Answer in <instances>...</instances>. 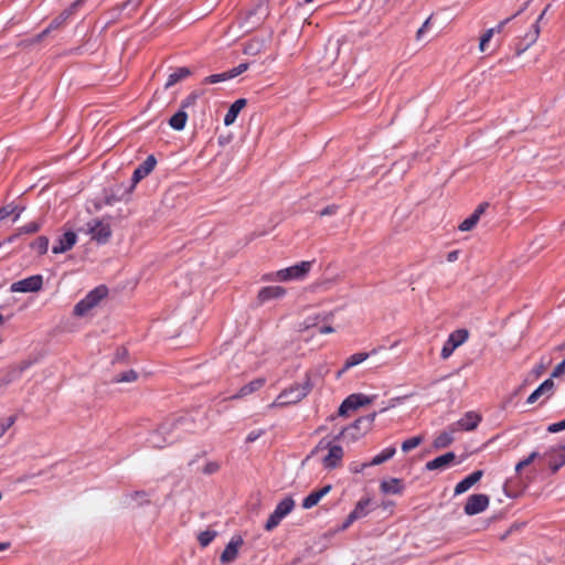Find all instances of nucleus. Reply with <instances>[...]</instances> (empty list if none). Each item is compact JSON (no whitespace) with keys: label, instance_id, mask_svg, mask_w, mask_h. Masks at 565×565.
<instances>
[{"label":"nucleus","instance_id":"1a4fd4ad","mask_svg":"<svg viewBox=\"0 0 565 565\" xmlns=\"http://www.w3.org/2000/svg\"><path fill=\"white\" fill-rule=\"evenodd\" d=\"M42 286L43 277L41 275H34L13 282L10 287V290L12 292H36L42 289Z\"/></svg>","mask_w":565,"mask_h":565},{"label":"nucleus","instance_id":"a18cd8bd","mask_svg":"<svg viewBox=\"0 0 565 565\" xmlns=\"http://www.w3.org/2000/svg\"><path fill=\"white\" fill-rule=\"evenodd\" d=\"M321 317L320 315H316L315 317L312 318H308L306 321H303L302 324H300V330H308L310 328H315L319 324V322L321 321Z\"/></svg>","mask_w":565,"mask_h":565},{"label":"nucleus","instance_id":"ea45409f","mask_svg":"<svg viewBox=\"0 0 565 565\" xmlns=\"http://www.w3.org/2000/svg\"><path fill=\"white\" fill-rule=\"evenodd\" d=\"M216 534L212 530L203 531L198 535V541L202 547H206L215 539Z\"/></svg>","mask_w":565,"mask_h":565},{"label":"nucleus","instance_id":"6ab92c4d","mask_svg":"<svg viewBox=\"0 0 565 565\" xmlns=\"http://www.w3.org/2000/svg\"><path fill=\"white\" fill-rule=\"evenodd\" d=\"M342 457H343V449L341 446H339V445L330 446L327 456L322 460L324 468H327V469L335 468L341 462Z\"/></svg>","mask_w":565,"mask_h":565},{"label":"nucleus","instance_id":"338daca9","mask_svg":"<svg viewBox=\"0 0 565 565\" xmlns=\"http://www.w3.org/2000/svg\"><path fill=\"white\" fill-rule=\"evenodd\" d=\"M511 20V18L500 22L497 28H493L494 29V32H501L504 28V25Z\"/></svg>","mask_w":565,"mask_h":565},{"label":"nucleus","instance_id":"f8f14e48","mask_svg":"<svg viewBox=\"0 0 565 565\" xmlns=\"http://www.w3.org/2000/svg\"><path fill=\"white\" fill-rule=\"evenodd\" d=\"M77 242V234L72 231H65L52 247L53 254H63L71 250Z\"/></svg>","mask_w":565,"mask_h":565},{"label":"nucleus","instance_id":"49530a36","mask_svg":"<svg viewBox=\"0 0 565 565\" xmlns=\"http://www.w3.org/2000/svg\"><path fill=\"white\" fill-rule=\"evenodd\" d=\"M494 34V29L487 30L480 38L479 49L481 52L486 51V45L490 42Z\"/></svg>","mask_w":565,"mask_h":565},{"label":"nucleus","instance_id":"72a5a7b5","mask_svg":"<svg viewBox=\"0 0 565 565\" xmlns=\"http://www.w3.org/2000/svg\"><path fill=\"white\" fill-rule=\"evenodd\" d=\"M454 441L452 431H444L434 440L436 448H445Z\"/></svg>","mask_w":565,"mask_h":565},{"label":"nucleus","instance_id":"4be33fe9","mask_svg":"<svg viewBox=\"0 0 565 565\" xmlns=\"http://www.w3.org/2000/svg\"><path fill=\"white\" fill-rule=\"evenodd\" d=\"M83 3V0H76L73 2L67 9H65L58 17H56L49 25L50 29L57 30L60 29L66 20L74 14V12L78 9V7Z\"/></svg>","mask_w":565,"mask_h":565},{"label":"nucleus","instance_id":"603ef678","mask_svg":"<svg viewBox=\"0 0 565 565\" xmlns=\"http://www.w3.org/2000/svg\"><path fill=\"white\" fill-rule=\"evenodd\" d=\"M562 430H565V418L557 423H553V424L548 425V427H547V431L553 433V434L559 433Z\"/></svg>","mask_w":565,"mask_h":565},{"label":"nucleus","instance_id":"58836bf2","mask_svg":"<svg viewBox=\"0 0 565 565\" xmlns=\"http://www.w3.org/2000/svg\"><path fill=\"white\" fill-rule=\"evenodd\" d=\"M369 355H351L344 363L343 367L338 371V376H340L347 370L362 363Z\"/></svg>","mask_w":565,"mask_h":565},{"label":"nucleus","instance_id":"9b49d317","mask_svg":"<svg viewBox=\"0 0 565 565\" xmlns=\"http://www.w3.org/2000/svg\"><path fill=\"white\" fill-rule=\"evenodd\" d=\"M287 295V289L282 286H265L257 292L256 300L258 305H264L270 300H278Z\"/></svg>","mask_w":565,"mask_h":565},{"label":"nucleus","instance_id":"bb28decb","mask_svg":"<svg viewBox=\"0 0 565 565\" xmlns=\"http://www.w3.org/2000/svg\"><path fill=\"white\" fill-rule=\"evenodd\" d=\"M370 503H371L370 499L360 500L356 503V505L354 507V509L350 512L351 520H359V519L366 516L370 512V509H369Z\"/></svg>","mask_w":565,"mask_h":565},{"label":"nucleus","instance_id":"a19ab883","mask_svg":"<svg viewBox=\"0 0 565 565\" xmlns=\"http://www.w3.org/2000/svg\"><path fill=\"white\" fill-rule=\"evenodd\" d=\"M550 360L544 362L541 361L540 364L533 367V370L529 373L527 380H536L539 379L546 370V366L550 364Z\"/></svg>","mask_w":565,"mask_h":565},{"label":"nucleus","instance_id":"2f4dec72","mask_svg":"<svg viewBox=\"0 0 565 565\" xmlns=\"http://www.w3.org/2000/svg\"><path fill=\"white\" fill-rule=\"evenodd\" d=\"M381 490L384 493L395 494L401 491V483L397 479L384 480L381 482Z\"/></svg>","mask_w":565,"mask_h":565},{"label":"nucleus","instance_id":"6e6d98bb","mask_svg":"<svg viewBox=\"0 0 565 565\" xmlns=\"http://www.w3.org/2000/svg\"><path fill=\"white\" fill-rule=\"evenodd\" d=\"M220 466L217 462H207L203 469V472L206 475L214 473L218 470Z\"/></svg>","mask_w":565,"mask_h":565},{"label":"nucleus","instance_id":"3c124183","mask_svg":"<svg viewBox=\"0 0 565 565\" xmlns=\"http://www.w3.org/2000/svg\"><path fill=\"white\" fill-rule=\"evenodd\" d=\"M247 68H248V64L242 63L238 66L230 70L228 75L231 76V78H234V77L241 75L242 73H244L245 71H247Z\"/></svg>","mask_w":565,"mask_h":565},{"label":"nucleus","instance_id":"0eeeda50","mask_svg":"<svg viewBox=\"0 0 565 565\" xmlns=\"http://www.w3.org/2000/svg\"><path fill=\"white\" fill-rule=\"evenodd\" d=\"M86 233L92 236V239L98 244H105L111 236V228L109 223L103 220L93 218L87 223Z\"/></svg>","mask_w":565,"mask_h":565},{"label":"nucleus","instance_id":"f3484780","mask_svg":"<svg viewBox=\"0 0 565 565\" xmlns=\"http://www.w3.org/2000/svg\"><path fill=\"white\" fill-rule=\"evenodd\" d=\"M488 206L489 204L487 202L479 204L475 212L460 223L458 228L462 232L471 231L478 224L481 215L486 212Z\"/></svg>","mask_w":565,"mask_h":565},{"label":"nucleus","instance_id":"4d7b16f0","mask_svg":"<svg viewBox=\"0 0 565 565\" xmlns=\"http://www.w3.org/2000/svg\"><path fill=\"white\" fill-rule=\"evenodd\" d=\"M564 370H565V359L555 366L550 379L559 376L564 372Z\"/></svg>","mask_w":565,"mask_h":565},{"label":"nucleus","instance_id":"5fc2aeb1","mask_svg":"<svg viewBox=\"0 0 565 565\" xmlns=\"http://www.w3.org/2000/svg\"><path fill=\"white\" fill-rule=\"evenodd\" d=\"M196 98H198L196 94H191L190 96H188V97L182 102V104H181V109H183V110H184L186 107L194 105V104H195V102H196Z\"/></svg>","mask_w":565,"mask_h":565},{"label":"nucleus","instance_id":"4468645a","mask_svg":"<svg viewBox=\"0 0 565 565\" xmlns=\"http://www.w3.org/2000/svg\"><path fill=\"white\" fill-rule=\"evenodd\" d=\"M469 332L467 329H458L450 333L448 340L445 342L441 353H452L457 348L467 341Z\"/></svg>","mask_w":565,"mask_h":565},{"label":"nucleus","instance_id":"09e8293b","mask_svg":"<svg viewBox=\"0 0 565 565\" xmlns=\"http://www.w3.org/2000/svg\"><path fill=\"white\" fill-rule=\"evenodd\" d=\"M401 342L399 341H393L388 345H380L377 348H374L371 353H382L387 350H397L399 349Z\"/></svg>","mask_w":565,"mask_h":565},{"label":"nucleus","instance_id":"dca6fc26","mask_svg":"<svg viewBox=\"0 0 565 565\" xmlns=\"http://www.w3.org/2000/svg\"><path fill=\"white\" fill-rule=\"evenodd\" d=\"M157 160L151 154L140 164L132 174V186L147 177L156 167Z\"/></svg>","mask_w":565,"mask_h":565},{"label":"nucleus","instance_id":"680f3d73","mask_svg":"<svg viewBox=\"0 0 565 565\" xmlns=\"http://www.w3.org/2000/svg\"><path fill=\"white\" fill-rule=\"evenodd\" d=\"M335 209H337V207H335L334 205H329V206L324 207V209L320 212V215H321V216L330 215V214H332V213H334V212H335Z\"/></svg>","mask_w":565,"mask_h":565},{"label":"nucleus","instance_id":"2eb2a0df","mask_svg":"<svg viewBox=\"0 0 565 565\" xmlns=\"http://www.w3.org/2000/svg\"><path fill=\"white\" fill-rule=\"evenodd\" d=\"M483 476L482 470H475L462 480H460L455 487V495L462 494L467 492L471 487H473Z\"/></svg>","mask_w":565,"mask_h":565},{"label":"nucleus","instance_id":"ddd939ff","mask_svg":"<svg viewBox=\"0 0 565 565\" xmlns=\"http://www.w3.org/2000/svg\"><path fill=\"white\" fill-rule=\"evenodd\" d=\"M244 541L241 535H234L227 545L225 546L224 551L222 552L220 556V561L222 564H230L234 562L238 555V550L243 545Z\"/></svg>","mask_w":565,"mask_h":565},{"label":"nucleus","instance_id":"8fccbe9b","mask_svg":"<svg viewBox=\"0 0 565 565\" xmlns=\"http://www.w3.org/2000/svg\"><path fill=\"white\" fill-rule=\"evenodd\" d=\"M265 434L264 429H254L246 436V443L252 444Z\"/></svg>","mask_w":565,"mask_h":565},{"label":"nucleus","instance_id":"5701e85b","mask_svg":"<svg viewBox=\"0 0 565 565\" xmlns=\"http://www.w3.org/2000/svg\"><path fill=\"white\" fill-rule=\"evenodd\" d=\"M264 384H265V379H263V377L256 379V380L249 382L248 384L242 386L236 394L232 395L228 398L230 399L243 398V397L258 391L260 387H263Z\"/></svg>","mask_w":565,"mask_h":565},{"label":"nucleus","instance_id":"774afa93","mask_svg":"<svg viewBox=\"0 0 565 565\" xmlns=\"http://www.w3.org/2000/svg\"><path fill=\"white\" fill-rule=\"evenodd\" d=\"M24 210H25V207H20L19 209L17 206V210H15L17 213H15L14 218H13L14 222H17L19 220L21 212L24 211Z\"/></svg>","mask_w":565,"mask_h":565},{"label":"nucleus","instance_id":"0e129e2a","mask_svg":"<svg viewBox=\"0 0 565 565\" xmlns=\"http://www.w3.org/2000/svg\"><path fill=\"white\" fill-rule=\"evenodd\" d=\"M533 28H534V32H533V34L531 36V43L536 41V39L539 36V33H540V29H539V25L536 23L533 25Z\"/></svg>","mask_w":565,"mask_h":565},{"label":"nucleus","instance_id":"412c9836","mask_svg":"<svg viewBox=\"0 0 565 565\" xmlns=\"http://www.w3.org/2000/svg\"><path fill=\"white\" fill-rule=\"evenodd\" d=\"M480 420L481 417L478 414L468 412L456 423V425L460 430L470 431L477 428Z\"/></svg>","mask_w":565,"mask_h":565},{"label":"nucleus","instance_id":"e2e57ef3","mask_svg":"<svg viewBox=\"0 0 565 565\" xmlns=\"http://www.w3.org/2000/svg\"><path fill=\"white\" fill-rule=\"evenodd\" d=\"M318 332L320 334L333 333L334 332V328L331 327V326H323V327H320L318 329Z\"/></svg>","mask_w":565,"mask_h":565},{"label":"nucleus","instance_id":"7c9ffc66","mask_svg":"<svg viewBox=\"0 0 565 565\" xmlns=\"http://www.w3.org/2000/svg\"><path fill=\"white\" fill-rule=\"evenodd\" d=\"M264 47L265 40L254 39L245 45L244 53L247 55L256 56L264 50Z\"/></svg>","mask_w":565,"mask_h":565},{"label":"nucleus","instance_id":"13d9d810","mask_svg":"<svg viewBox=\"0 0 565 565\" xmlns=\"http://www.w3.org/2000/svg\"><path fill=\"white\" fill-rule=\"evenodd\" d=\"M338 276L333 277V278H330V279H323L319 282H317V286L318 287H323V288H328L330 285L334 284L338 281Z\"/></svg>","mask_w":565,"mask_h":565},{"label":"nucleus","instance_id":"c9c22d12","mask_svg":"<svg viewBox=\"0 0 565 565\" xmlns=\"http://www.w3.org/2000/svg\"><path fill=\"white\" fill-rule=\"evenodd\" d=\"M17 415H10L0 418V439L9 431V429L15 424Z\"/></svg>","mask_w":565,"mask_h":565},{"label":"nucleus","instance_id":"052dcab7","mask_svg":"<svg viewBox=\"0 0 565 565\" xmlns=\"http://www.w3.org/2000/svg\"><path fill=\"white\" fill-rule=\"evenodd\" d=\"M332 489L331 484H326L321 489L317 490L320 493L321 499L324 498Z\"/></svg>","mask_w":565,"mask_h":565},{"label":"nucleus","instance_id":"aec40b11","mask_svg":"<svg viewBox=\"0 0 565 565\" xmlns=\"http://www.w3.org/2000/svg\"><path fill=\"white\" fill-rule=\"evenodd\" d=\"M455 459L456 455L452 451L446 452L426 462V470L446 469L455 461Z\"/></svg>","mask_w":565,"mask_h":565},{"label":"nucleus","instance_id":"9d476101","mask_svg":"<svg viewBox=\"0 0 565 565\" xmlns=\"http://www.w3.org/2000/svg\"><path fill=\"white\" fill-rule=\"evenodd\" d=\"M372 398L364 394H351L348 396L339 407V415L344 416L351 411H355L361 406L367 405Z\"/></svg>","mask_w":565,"mask_h":565},{"label":"nucleus","instance_id":"37998d69","mask_svg":"<svg viewBox=\"0 0 565 565\" xmlns=\"http://www.w3.org/2000/svg\"><path fill=\"white\" fill-rule=\"evenodd\" d=\"M537 457H539V452L532 451L526 458H524L523 460L519 461L515 465V472L519 473L523 468L531 465Z\"/></svg>","mask_w":565,"mask_h":565},{"label":"nucleus","instance_id":"f704fd0d","mask_svg":"<svg viewBox=\"0 0 565 565\" xmlns=\"http://www.w3.org/2000/svg\"><path fill=\"white\" fill-rule=\"evenodd\" d=\"M138 379V374L134 370L125 371L118 375H116L113 380L115 383H131Z\"/></svg>","mask_w":565,"mask_h":565},{"label":"nucleus","instance_id":"39448f33","mask_svg":"<svg viewBox=\"0 0 565 565\" xmlns=\"http://www.w3.org/2000/svg\"><path fill=\"white\" fill-rule=\"evenodd\" d=\"M268 0H258L255 7L249 10L245 19V29L247 32L260 26L269 15Z\"/></svg>","mask_w":565,"mask_h":565},{"label":"nucleus","instance_id":"423d86ee","mask_svg":"<svg viewBox=\"0 0 565 565\" xmlns=\"http://www.w3.org/2000/svg\"><path fill=\"white\" fill-rule=\"evenodd\" d=\"M295 501L291 497L282 499L275 508L265 523L266 531H273L294 510Z\"/></svg>","mask_w":565,"mask_h":565},{"label":"nucleus","instance_id":"393cba45","mask_svg":"<svg viewBox=\"0 0 565 565\" xmlns=\"http://www.w3.org/2000/svg\"><path fill=\"white\" fill-rule=\"evenodd\" d=\"M374 417L375 415L373 414L366 418H360L355 420L351 426L344 428L341 431V435L343 436V438H351L352 440L358 439L359 436L356 431L359 430L360 424H362L363 422H367L369 424H371L374 420Z\"/></svg>","mask_w":565,"mask_h":565},{"label":"nucleus","instance_id":"f257e3e1","mask_svg":"<svg viewBox=\"0 0 565 565\" xmlns=\"http://www.w3.org/2000/svg\"><path fill=\"white\" fill-rule=\"evenodd\" d=\"M194 430V422L189 415L169 418L150 434L147 443L152 448H162L181 439L183 433H193Z\"/></svg>","mask_w":565,"mask_h":565},{"label":"nucleus","instance_id":"cd10ccee","mask_svg":"<svg viewBox=\"0 0 565 565\" xmlns=\"http://www.w3.org/2000/svg\"><path fill=\"white\" fill-rule=\"evenodd\" d=\"M186 120L188 114L185 110L180 109L169 119V126L174 130H182L185 127Z\"/></svg>","mask_w":565,"mask_h":565},{"label":"nucleus","instance_id":"864d4df0","mask_svg":"<svg viewBox=\"0 0 565 565\" xmlns=\"http://www.w3.org/2000/svg\"><path fill=\"white\" fill-rule=\"evenodd\" d=\"M17 210V206H3L0 209V221L9 216L10 214L14 213Z\"/></svg>","mask_w":565,"mask_h":565},{"label":"nucleus","instance_id":"a211bd4d","mask_svg":"<svg viewBox=\"0 0 565 565\" xmlns=\"http://www.w3.org/2000/svg\"><path fill=\"white\" fill-rule=\"evenodd\" d=\"M554 391V382L552 379L545 380L537 388H535L526 399L527 404L535 403L541 396L548 398Z\"/></svg>","mask_w":565,"mask_h":565},{"label":"nucleus","instance_id":"c756f323","mask_svg":"<svg viewBox=\"0 0 565 565\" xmlns=\"http://www.w3.org/2000/svg\"><path fill=\"white\" fill-rule=\"evenodd\" d=\"M191 75V71L188 67H180L174 73L170 74L168 81L166 83V88H170L175 85L178 82L186 78Z\"/></svg>","mask_w":565,"mask_h":565},{"label":"nucleus","instance_id":"a878e982","mask_svg":"<svg viewBox=\"0 0 565 565\" xmlns=\"http://www.w3.org/2000/svg\"><path fill=\"white\" fill-rule=\"evenodd\" d=\"M396 452V448L394 446H390L383 449L380 454L374 456L372 460L367 463H364L363 467L379 466L383 462L390 460Z\"/></svg>","mask_w":565,"mask_h":565},{"label":"nucleus","instance_id":"20e7f679","mask_svg":"<svg viewBox=\"0 0 565 565\" xmlns=\"http://www.w3.org/2000/svg\"><path fill=\"white\" fill-rule=\"evenodd\" d=\"M108 295V289L106 286L100 285L89 291L84 299L78 301L74 307V316L84 317L92 309H94L106 296Z\"/></svg>","mask_w":565,"mask_h":565},{"label":"nucleus","instance_id":"c03bdc74","mask_svg":"<svg viewBox=\"0 0 565 565\" xmlns=\"http://www.w3.org/2000/svg\"><path fill=\"white\" fill-rule=\"evenodd\" d=\"M53 30L50 29V25L43 30L40 34H38L36 36H34L33 39L31 40H28V41H23L20 43V45H33V44H36V43H40L46 35H49Z\"/></svg>","mask_w":565,"mask_h":565},{"label":"nucleus","instance_id":"c85d7f7f","mask_svg":"<svg viewBox=\"0 0 565 565\" xmlns=\"http://www.w3.org/2000/svg\"><path fill=\"white\" fill-rule=\"evenodd\" d=\"M148 501V493L142 490L134 491L131 493H127L124 498V504L130 507L136 502L137 504H141Z\"/></svg>","mask_w":565,"mask_h":565},{"label":"nucleus","instance_id":"7ed1b4c3","mask_svg":"<svg viewBox=\"0 0 565 565\" xmlns=\"http://www.w3.org/2000/svg\"><path fill=\"white\" fill-rule=\"evenodd\" d=\"M312 384L309 379H306L302 383L290 386L282 391L275 402L271 404L274 407L287 406L296 404L305 398L311 391Z\"/></svg>","mask_w":565,"mask_h":565},{"label":"nucleus","instance_id":"79ce46f5","mask_svg":"<svg viewBox=\"0 0 565 565\" xmlns=\"http://www.w3.org/2000/svg\"><path fill=\"white\" fill-rule=\"evenodd\" d=\"M41 226V222H31L24 226H21L18 230L17 236L22 234H34L40 231Z\"/></svg>","mask_w":565,"mask_h":565},{"label":"nucleus","instance_id":"473e14b6","mask_svg":"<svg viewBox=\"0 0 565 565\" xmlns=\"http://www.w3.org/2000/svg\"><path fill=\"white\" fill-rule=\"evenodd\" d=\"M424 440V437L422 435H417L414 437H411L402 443V451L403 452H409L411 450L417 448Z\"/></svg>","mask_w":565,"mask_h":565},{"label":"nucleus","instance_id":"bf43d9fd","mask_svg":"<svg viewBox=\"0 0 565 565\" xmlns=\"http://www.w3.org/2000/svg\"><path fill=\"white\" fill-rule=\"evenodd\" d=\"M332 489L331 484H326L321 489L317 490L320 493L321 499L324 498Z\"/></svg>","mask_w":565,"mask_h":565},{"label":"nucleus","instance_id":"4c0bfd02","mask_svg":"<svg viewBox=\"0 0 565 565\" xmlns=\"http://www.w3.org/2000/svg\"><path fill=\"white\" fill-rule=\"evenodd\" d=\"M321 500V497H320V493H318V491H312L311 493H309L303 500H302V503H301V507L306 510H309L313 507H316Z\"/></svg>","mask_w":565,"mask_h":565},{"label":"nucleus","instance_id":"de8ad7c7","mask_svg":"<svg viewBox=\"0 0 565 565\" xmlns=\"http://www.w3.org/2000/svg\"><path fill=\"white\" fill-rule=\"evenodd\" d=\"M226 79H231V76L228 75V71L221 73V74H214V75L207 76L205 78V83L215 84V83L223 82Z\"/></svg>","mask_w":565,"mask_h":565},{"label":"nucleus","instance_id":"6e6552de","mask_svg":"<svg viewBox=\"0 0 565 565\" xmlns=\"http://www.w3.org/2000/svg\"><path fill=\"white\" fill-rule=\"evenodd\" d=\"M490 498L484 493L471 494L467 498L463 512L467 515H476L486 511L489 507Z\"/></svg>","mask_w":565,"mask_h":565},{"label":"nucleus","instance_id":"e433bc0d","mask_svg":"<svg viewBox=\"0 0 565 565\" xmlns=\"http://www.w3.org/2000/svg\"><path fill=\"white\" fill-rule=\"evenodd\" d=\"M31 248L35 249L40 255H44L49 249V238L46 236H39L31 243Z\"/></svg>","mask_w":565,"mask_h":565},{"label":"nucleus","instance_id":"f03ea898","mask_svg":"<svg viewBox=\"0 0 565 565\" xmlns=\"http://www.w3.org/2000/svg\"><path fill=\"white\" fill-rule=\"evenodd\" d=\"M312 265H313L312 260H303V262L292 265L290 267L279 269L271 275H267L263 279L280 281V282H287V281H291V280H302L310 273Z\"/></svg>","mask_w":565,"mask_h":565},{"label":"nucleus","instance_id":"69168bd1","mask_svg":"<svg viewBox=\"0 0 565 565\" xmlns=\"http://www.w3.org/2000/svg\"><path fill=\"white\" fill-rule=\"evenodd\" d=\"M356 520H351V514L349 513V515L347 516L343 525H342V529L345 530L348 529L353 522H355Z\"/></svg>","mask_w":565,"mask_h":565},{"label":"nucleus","instance_id":"b1692460","mask_svg":"<svg viewBox=\"0 0 565 565\" xmlns=\"http://www.w3.org/2000/svg\"><path fill=\"white\" fill-rule=\"evenodd\" d=\"M246 104L247 102L245 98H239L231 105L230 109L227 110L224 117L225 126H230L235 121L237 115L246 106Z\"/></svg>","mask_w":565,"mask_h":565}]
</instances>
